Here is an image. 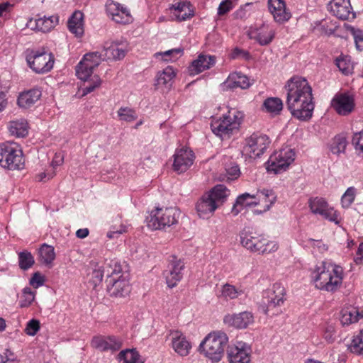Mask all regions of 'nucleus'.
<instances>
[{
	"mask_svg": "<svg viewBox=\"0 0 363 363\" xmlns=\"http://www.w3.org/2000/svg\"><path fill=\"white\" fill-rule=\"evenodd\" d=\"M127 231L126 226L121 225L118 228L113 227L107 233V237L110 239H113L118 237V235L123 234Z\"/></svg>",
	"mask_w": 363,
	"mask_h": 363,
	"instance_id": "e2e57ef3",
	"label": "nucleus"
},
{
	"mask_svg": "<svg viewBox=\"0 0 363 363\" xmlns=\"http://www.w3.org/2000/svg\"><path fill=\"white\" fill-rule=\"evenodd\" d=\"M216 205L219 207L227 199L230 194V191L223 184L216 185L208 194H207Z\"/></svg>",
	"mask_w": 363,
	"mask_h": 363,
	"instance_id": "58836bf2",
	"label": "nucleus"
},
{
	"mask_svg": "<svg viewBox=\"0 0 363 363\" xmlns=\"http://www.w3.org/2000/svg\"><path fill=\"white\" fill-rule=\"evenodd\" d=\"M328 7L330 11L339 19L348 20L354 17L350 0H331Z\"/></svg>",
	"mask_w": 363,
	"mask_h": 363,
	"instance_id": "b1692460",
	"label": "nucleus"
},
{
	"mask_svg": "<svg viewBox=\"0 0 363 363\" xmlns=\"http://www.w3.org/2000/svg\"><path fill=\"white\" fill-rule=\"evenodd\" d=\"M91 346L101 352L117 351L123 345V341L121 338L116 336H95L91 342Z\"/></svg>",
	"mask_w": 363,
	"mask_h": 363,
	"instance_id": "a211bd4d",
	"label": "nucleus"
},
{
	"mask_svg": "<svg viewBox=\"0 0 363 363\" xmlns=\"http://www.w3.org/2000/svg\"><path fill=\"white\" fill-rule=\"evenodd\" d=\"M285 88L286 105L291 115L303 121L311 119L315 105L312 88L308 81L301 77H294L287 82Z\"/></svg>",
	"mask_w": 363,
	"mask_h": 363,
	"instance_id": "f257e3e1",
	"label": "nucleus"
},
{
	"mask_svg": "<svg viewBox=\"0 0 363 363\" xmlns=\"http://www.w3.org/2000/svg\"><path fill=\"white\" fill-rule=\"evenodd\" d=\"M243 113L236 109H230L222 117L213 118L211 123L213 133L222 140L228 139L234 130L238 129Z\"/></svg>",
	"mask_w": 363,
	"mask_h": 363,
	"instance_id": "423d86ee",
	"label": "nucleus"
},
{
	"mask_svg": "<svg viewBox=\"0 0 363 363\" xmlns=\"http://www.w3.org/2000/svg\"><path fill=\"white\" fill-rule=\"evenodd\" d=\"M240 242L251 252L259 255L270 254L279 249L277 242L269 240L264 235L253 232H242L240 234Z\"/></svg>",
	"mask_w": 363,
	"mask_h": 363,
	"instance_id": "0eeeda50",
	"label": "nucleus"
},
{
	"mask_svg": "<svg viewBox=\"0 0 363 363\" xmlns=\"http://www.w3.org/2000/svg\"><path fill=\"white\" fill-rule=\"evenodd\" d=\"M0 166L10 170L24 167L23 152L18 144L13 142L0 144Z\"/></svg>",
	"mask_w": 363,
	"mask_h": 363,
	"instance_id": "6e6552de",
	"label": "nucleus"
},
{
	"mask_svg": "<svg viewBox=\"0 0 363 363\" xmlns=\"http://www.w3.org/2000/svg\"><path fill=\"white\" fill-rule=\"evenodd\" d=\"M184 264L175 257L170 261L167 269L163 272L166 283L169 288L175 287L183 277Z\"/></svg>",
	"mask_w": 363,
	"mask_h": 363,
	"instance_id": "dca6fc26",
	"label": "nucleus"
},
{
	"mask_svg": "<svg viewBox=\"0 0 363 363\" xmlns=\"http://www.w3.org/2000/svg\"><path fill=\"white\" fill-rule=\"evenodd\" d=\"M172 169L177 174L186 172L194 164L195 155L187 147L177 148L172 155Z\"/></svg>",
	"mask_w": 363,
	"mask_h": 363,
	"instance_id": "ddd939ff",
	"label": "nucleus"
},
{
	"mask_svg": "<svg viewBox=\"0 0 363 363\" xmlns=\"http://www.w3.org/2000/svg\"><path fill=\"white\" fill-rule=\"evenodd\" d=\"M243 294L244 290L242 287H237L230 284H225L220 287L219 297L228 301L238 298Z\"/></svg>",
	"mask_w": 363,
	"mask_h": 363,
	"instance_id": "4c0bfd02",
	"label": "nucleus"
},
{
	"mask_svg": "<svg viewBox=\"0 0 363 363\" xmlns=\"http://www.w3.org/2000/svg\"><path fill=\"white\" fill-rule=\"evenodd\" d=\"M343 278L342 267L325 261L316 265L311 274V282L315 288L330 293H334L340 288Z\"/></svg>",
	"mask_w": 363,
	"mask_h": 363,
	"instance_id": "f03ea898",
	"label": "nucleus"
},
{
	"mask_svg": "<svg viewBox=\"0 0 363 363\" xmlns=\"http://www.w3.org/2000/svg\"><path fill=\"white\" fill-rule=\"evenodd\" d=\"M240 168L236 164H233L226 169V177L228 180H234L240 176Z\"/></svg>",
	"mask_w": 363,
	"mask_h": 363,
	"instance_id": "052dcab7",
	"label": "nucleus"
},
{
	"mask_svg": "<svg viewBox=\"0 0 363 363\" xmlns=\"http://www.w3.org/2000/svg\"><path fill=\"white\" fill-rule=\"evenodd\" d=\"M30 284L35 288H38L43 285L44 278L40 275V273L36 272L33 274V277L30 281Z\"/></svg>",
	"mask_w": 363,
	"mask_h": 363,
	"instance_id": "0e129e2a",
	"label": "nucleus"
},
{
	"mask_svg": "<svg viewBox=\"0 0 363 363\" xmlns=\"http://www.w3.org/2000/svg\"><path fill=\"white\" fill-rule=\"evenodd\" d=\"M127 52V43L125 41H116L106 43L104 46L103 54H98L107 60H121L123 59Z\"/></svg>",
	"mask_w": 363,
	"mask_h": 363,
	"instance_id": "4be33fe9",
	"label": "nucleus"
},
{
	"mask_svg": "<svg viewBox=\"0 0 363 363\" xmlns=\"http://www.w3.org/2000/svg\"><path fill=\"white\" fill-rule=\"evenodd\" d=\"M255 206H257L255 195L244 193L237 197L231 212L234 216H237L244 208Z\"/></svg>",
	"mask_w": 363,
	"mask_h": 363,
	"instance_id": "72a5a7b5",
	"label": "nucleus"
},
{
	"mask_svg": "<svg viewBox=\"0 0 363 363\" xmlns=\"http://www.w3.org/2000/svg\"><path fill=\"white\" fill-rule=\"evenodd\" d=\"M107 276L111 278H115L114 275H118L122 272V267L117 261L111 260L107 266Z\"/></svg>",
	"mask_w": 363,
	"mask_h": 363,
	"instance_id": "4d7b16f0",
	"label": "nucleus"
},
{
	"mask_svg": "<svg viewBox=\"0 0 363 363\" xmlns=\"http://www.w3.org/2000/svg\"><path fill=\"white\" fill-rule=\"evenodd\" d=\"M101 62L98 52L86 54L76 67L77 77L84 82L79 89L82 96L93 92L101 84V79L97 74L93 75V71Z\"/></svg>",
	"mask_w": 363,
	"mask_h": 363,
	"instance_id": "7ed1b4c3",
	"label": "nucleus"
},
{
	"mask_svg": "<svg viewBox=\"0 0 363 363\" xmlns=\"http://www.w3.org/2000/svg\"><path fill=\"white\" fill-rule=\"evenodd\" d=\"M117 359L121 363H143L138 351L135 349H126L121 351Z\"/></svg>",
	"mask_w": 363,
	"mask_h": 363,
	"instance_id": "79ce46f5",
	"label": "nucleus"
},
{
	"mask_svg": "<svg viewBox=\"0 0 363 363\" xmlns=\"http://www.w3.org/2000/svg\"><path fill=\"white\" fill-rule=\"evenodd\" d=\"M348 142L346 137L342 134H339L333 138L328 143V148L333 155L340 156L345 153Z\"/></svg>",
	"mask_w": 363,
	"mask_h": 363,
	"instance_id": "c9c22d12",
	"label": "nucleus"
},
{
	"mask_svg": "<svg viewBox=\"0 0 363 363\" xmlns=\"http://www.w3.org/2000/svg\"><path fill=\"white\" fill-rule=\"evenodd\" d=\"M335 330L331 324H328L323 330V338L328 342H332L335 340Z\"/></svg>",
	"mask_w": 363,
	"mask_h": 363,
	"instance_id": "bf43d9fd",
	"label": "nucleus"
},
{
	"mask_svg": "<svg viewBox=\"0 0 363 363\" xmlns=\"http://www.w3.org/2000/svg\"><path fill=\"white\" fill-rule=\"evenodd\" d=\"M253 314L250 311H243L225 316L223 321L228 326L237 329H245L254 323Z\"/></svg>",
	"mask_w": 363,
	"mask_h": 363,
	"instance_id": "5701e85b",
	"label": "nucleus"
},
{
	"mask_svg": "<svg viewBox=\"0 0 363 363\" xmlns=\"http://www.w3.org/2000/svg\"><path fill=\"white\" fill-rule=\"evenodd\" d=\"M28 128V123L24 119L11 121L9 125L11 134L18 138H23L27 135Z\"/></svg>",
	"mask_w": 363,
	"mask_h": 363,
	"instance_id": "a19ab883",
	"label": "nucleus"
},
{
	"mask_svg": "<svg viewBox=\"0 0 363 363\" xmlns=\"http://www.w3.org/2000/svg\"><path fill=\"white\" fill-rule=\"evenodd\" d=\"M349 349L352 353L363 355V329L353 337Z\"/></svg>",
	"mask_w": 363,
	"mask_h": 363,
	"instance_id": "49530a36",
	"label": "nucleus"
},
{
	"mask_svg": "<svg viewBox=\"0 0 363 363\" xmlns=\"http://www.w3.org/2000/svg\"><path fill=\"white\" fill-rule=\"evenodd\" d=\"M217 208L218 207L216 205L215 201L208 194L203 195L196 206L198 215L201 218H209Z\"/></svg>",
	"mask_w": 363,
	"mask_h": 363,
	"instance_id": "c756f323",
	"label": "nucleus"
},
{
	"mask_svg": "<svg viewBox=\"0 0 363 363\" xmlns=\"http://www.w3.org/2000/svg\"><path fill=\"white\" fill-rule=\"evenodd\" d=\"M295 160L294 151L289 147H284L274 152L266 163L268 172L279 174L286 171Z\"/></svg>",
	"mask_w": 363,
	"mask_h": 363,
	"instance_id": "9b49d317",
	"label": "nucleus"
},
{
	"mask_svg": "<svg viewBox=\"0 0 363 363\" xmlns=\"http://www.w3.org/2000/svg\"><path fill=\"white\" fill-rule=\"evenodd\" d=\"M107 290L112 297H125L130 292V285L128 280L121 275L117 279L110 278Z\"/></svg>",
	"mask_w": 363,
	"mask_h": 363,
	"instance_id": "412c9836",
	"label": "nucleus"
},
{
	"mask_svg": "<svg viewBox=\"0 0 363 363\" xmlns=\"http://www.w3.org/2000/svg\"><path fill=\"white\" fill-rule=\"evenodd\" d=\"M18 263L21 269L27 270L35 263L33 256L28 251H23L18 253Z\"/></svg>",
	"mask_w": 363,
	"mask_h": 363,
	"instance_id": "a18cd8bd",
	"label": "nucleus"
},
{
	"mask_svg": "<svg viewBox=\"0 0 363 363\" xmlns=\"http://www.w3.org/2000/svg\"><path fill=\"white\" fill-rule=\"evenodd\" d=\"M307 246L313 249V253L323 254L328 250L327 244L324 243L320 240H314L310 238L306 241Z\"/></svg>",
	"mask_w": 363,
	"mask_h": 363,
	"instance_id": "09e8293b",
	"label": "nucleus"
},
{
	"mask_svg": "<svg viewBox=\"0 0 363 363\" xmlns=\"http://www.w3.org/2000/svg\"><path fill=\"white\" fill-rule=\"evenodd\" d=\"M26 27L33 30L39 31V26H38V18H30L28 22L26 23Z\"/></svg>",
	"mask_w": 363,
	"mask_h": 363,
	"instance_id": "338daca9",
	"label": "nucleus"
},
{
	"mask_svg": "<svg viewBox=\"0 0 363 363\" xmlns=\"http://www.w3.org/2000/svg\"><path fill=\"white\" fill-rule=\"evenodd\" d=\"M41 94V91L38 89H33L23 92L18 98V104L21 108H30L39 100Z\"/></svg>",
	"mask_w": 363,
	"mask_h": 363,
	"instance_id": "f704fd0d",
	"label": "nucleus"
},
{
	"mask_svg": "<svg viewBox=\"0 0 363 363\" xmlns=\"http://www.w3.org/2000/svg\"><path fill=\"white\" fill-rule=\"evenodd\" d=\"M106 11L108 16L117 23L127 24L132 22L129 10L113 0H107Z\"/></svg>",
	"mask_w": 363,
	"mask_h": 363,
	"instance_id": "2eb2a0df",
	"label": "nucleus"
},
{
	"mask_svg": "<svg viewBox=\"0 0 363 363\" xmlns=\"http://www.w3.org/2000/svg\"><path fill=\"white\" fill-rule=\"evenodd\" d=\"M284 288L280 284H274L263 294L261 304L263 313L268 315L278 314L281 311L279 307L284 302Z\"/></svg>",
	"mask_w": 363,
	"mask_h": 363,
	"instance_id": "1a4fd4ad",
	"label": "nucleus"
},
{
	"mask_svg": "<svg viewBox=\"0 0 363 363\" xmlns=\"http://www.w3.org/2000/svg\"><path fill=\"white\" fill-rule=\"evenodd\" d=\"M255 195L257 206L260 205L263 206L262 211H255V213L256 214H260L262 212L269 211L277 200V196L272 189H263L262 190H258Z\"/></svg>",
	"mask_w": 363,
	"mask_h": 363,
	"instance_id": "bb28decb",
	"label": "nucleus"
},
{
	"mask_svg": "<svg viewBox=\"0 0 363 363\" xmlns=\"http://www.w3.org/2000/svg\"><path fill=\"white\" fill-rule=\"evenodd\" d=\"M26 62L28 67L37 74L49 72L53 67L55 57L45 48L28 51L26 55Z\"/></svg>",
	"mask_w": 363,
	"mask_h": 363,
	"instance_id": "9d476101",
	"label": "nucleus"
},
{
	"mask_svg": "<svg viewBox=\"0 0 363 363\" xmlns=\"http://www.w3.org/2000/svg\"><path fill=\"white\" fill-rule=\"evenodd\" d=\"M354 262L356 264H362L363 263V242H361L358 247Z\"/></svg>",
	"mask_w": 363,
	"mask_h": 363,
	"instance_id": "69168bd1",
	"label": "nucleus"
},
{
	"mask_svg": "<svg viewBox=\"0 0 363 363\" xmlns=\"http://www.w3.org/2000/svg\"><path fill=\"white\" fill-rule=\"evenodd\" d=\"M40 321L36 319L29 320L24 330L25 333L29 336H34L40 330Z\"/></svg>",
	"mask_w": 363,
	"mask_h": 363,
	"instance_id": "6e6d98bb",
	"label": "nucleus"
},
{
	"mask_svg": "<svg viewBox=\"0 0 363 363\" xmlns=\"http://www.w3.org/2000/svg\"><path fill=\"white\" fill-rule=\"evenodd\" d=\"M169 11L172 20L177 21H186L194 16V11L188 1L177 2L169 8Z\"/></svg>",
	"mask_w": 363,
	"mask_h": 363,
	"instance_id": "a878e982",
	"label": "nucleus"
},
{
	"mask_svg": "<svg viewBox=\"0 0 363 363\" xmlns=\"http://www.w3.org/2000/svg\"><path fill=\"white\" fill-rule=\"evenodd\" d=\"M118 116L121 121L132 122L138 118L134 110L128 107H121L118 111Z\"/></svg>",
	"mask_w": 363,
	"mask_h": 363,
	"instance_id": "8fccbe9b",
	"label": "nucleus"
},
{
	"mask_svg": "<svg viewBox=\"0 0 363 363\" xmlns=\"http://www.w3.org/2000/svg\"><path fill=\"white\" fill-rule=\"evenodd\" d=\"M271 140L263 133H254L245 139L242 153L245 157L256 159L262 155L268 148Z\"/></svg>",
	"mask_w": 363,
	"mask_h": 363,
	"instance_id": "f8f14e48",
	"label": "nucleus"
},
{
	"mask_svg": "<svg viewBox=\"0 0 363 363\" xmlns=\"http://www.w3.org/2000/svg\"><path fill=\"white\" fill-rule=\"evenodd\" d=\"M179 210L175 207H156L146 218L147 227L152 230H165L178 223Z\"/></svg>",
	"mask_w": 363,
	"mask_h": 363,
	"instance_id": "20e7f679",
	"label": "nucleus"
},
{
	"mask_svg": "<svg viewBox=\"0 0 363 363\" xmlns=\"http://www.w3.org/2000/svg\"><path fill=\"white\" fill-rule=\"evenodd\" d=\"M35 294L28 287L23 289L22 296L20 301L21 307H28L34 301Z\"/></svg>",
	"mask_w": 363,
	"mask_h": 363,
	"instance_id": "5fc2aeb1",
	"label": "nucleus"
},
{
	"mask_svg": "<svg viewBox=\"0 0 363 363\" xmlns=\"http://www.w3.org/2000/svg\"><path fill=\"white\" fill-rule=\"evenodd\" d=\"M249 35L251 39L257 40L259 45H267L272 41L275 32L269 26L263 25L258 28L250 30Z\"/></svg>",
	"mask_w": 363,
	"mask_h": 363,
	"instance_id": "cd10ccee",
	"label": "nucleus"
},
{
	"mask_svg": "<svg viewBox=\"0 0 363 363\" xmlns=\"http://www.w3.org/2000/svg\"><path fill=\"white\" fill-rule=\"evenodd\" d=\"M309 207L313 213L320 215L330 222L338 224L340 218L337 212L329 206L327 201L323 198L315 197L309 200Z\"/></svg>",
	"mask_w": 363,
	"mask_h": 363,
	"instance_id": "4468645a",
	"label": "nucleus"
},
{
	"mask_svg": "<svg viewBox=\"0 0 363 363\" xmlns=\"http://www.w3.org/2000/svg\"><path fill=\"white\" fill-rule=\"evenodd\" d=\"M362 318L363 312L360 313L357 308L352 306H345L340 311V320L343 326L356 323Z\"/></svg>",
	"mask_w": 363,
	"mask_h": 363,
	"instance_id": "2f4dec72",
	"label": "nucleus"
},
{
	"mask_svg": "<svg viewBox=\"0 0 363 363\" xmlns=\"http://www.w3.org/2000/svg\"><path fill=\"white\" fill-rule=\"evenodd\" d=\"M227 357L229 363H250V348L244 342H237L228 347Z\"/></svg>",
	"mask_w": 363,
	"mask_h": 363,
	"instance_id": "f3484780",
	"label": "nucleus"
},
{
	"mask_svg": "<svg viewBox=\"0 0 363 363\" xmlns=\"http://www.w3.org/2000/svg\"><path fill=\"white\" fill-rule=\"evenodd\" d=\"M63 163V156L59 153L55 154L52 161V166L55 168L56 167H58L61 165Z\"/></svg>",
	"mask_w": 363,
	"mask_h": 363,
	"instance_id": "774afa93",
	"label": "nucleus"
},
{
	"mask_svg": "<svg viewBox=\"0 0 363 363\" xmlns=\"http://www.w3.org/2000/svg\"><path fill=\"white\" fill-rule=\"evenodd\" d=\"M351 143L355 152L363 157V130L353 134Z\"/></svg>",
	"mask_w": 363,
	"mask_h": 363,
	"instance_id": "de8ad7c7",
	"label": "nucleus"
},
{
	"mask_svg": "<svg viewBox=\"0 0 363 363\" xmlns=\"http://www.w3.org/2000/svg\"><path fill=\"white\" fill-rule=\"evenodd\" d=\"M267 5L269 11L276 22L284 23L291 18V13L286 7L284 0H268Z\"/></svg>",
	"mask_w": 363,
	"mask_h": 363,
	"instance_id": "6ab92c4d",
	"label": "nucleus"
},
{
	"mask_svg": "<svg viewBox=\"0 0 363 363\" xmlns=\"http://www.w3.org/2000/svg\"><path fill=\"white\" fill-rule=\"evenodd\" d=\"M176 77V72L171 66H167L162 71H159L155 77V86L156 89L170 88Z\"/></svg>",
	"mask_w": 363,
	"mask_h": 363,
	"instance_id": "7c9ffc66",
	"label": "nucleus"
},
{
	"mask_svg": "<svg viewBox=\"0 0 363 363\" xmlns=\"http://www.w3.org/2000/svg\"><path fill=\"white\" fill-rule=\"evenodd\" d=\"M233 5L231 0H224L218 6V14L220 16L224 15L233 9Z\"/></svg>",
	"mask_w": 363,
	"mask_h": 363,
	"instance_id": "680f3d73",
	"label": "nucleus"
},
{
	"mask_svg": "<svg viewBox=\"0 0 363 363\" xmlns=\"http://www.w3.org/2000/svg\"><path fill=\"white\" fill-rule=\"evenodd\" d=\"M228 343L227 334L222 330L210 333L199 345V349L205 356L213 362H219L223 356L225 349Z\"/></svg>",
	"mask_w": 363,
	"mask_h": 363,
	"instance_id": "39448f33",
	"label": "nucleus"
},
{
	"mask_svg": "<svg viewBox=\"0 0 363 363\" xmlns=\"http://www.w3.org/2000/svg\"><path fill=\"white\" fill-rule=\"evenodd\" d=\"M215 63L216 58L214 56L201 54L196 60L192 62L189 67V71L191 74H197L210 69Z\"/></svg>",
	"mask_w": 363,
	"mask_h": 363,
	"instance_id": "c85d7f7f",
	"label": "nucleus"
},
{
	"mask_svg": "<svg viewBox=\"0 0 363 363\" xmlns=\"http://www.w3.org/2000/svg\"><path fill=\"white\" fill-rule=\"evenodd\" d=\"M39 255L43 263L45 264H51L55 258L54 247L43 244L39 250Z\"/></svg>",
	"mask_w": 363,
	"mask_h": 363,
	"instance_id": "c03bdc74",
	"label": "nucleus"
},
{
	"mask_svg": "<svg viewBox=\"0 0 363 363\" xmlns=\"http://www.w3.org/2000/svg\"><path fill=\"white\" fill-rule=\"evenodd\" d=\"M67 26L69 30L77 38H81L84 32V14L79 11L73 13L68 20Z\"/></svg>",
	"mask_w": 363,
	"mask_h": 363,
	"instance_id": "473e14b6",
	"label": "nucleus"
},
{
	"mask_svg": "<svg viewBox=\"0 0 363 363\" xmlns=\"http://www.w3.org/2000/svg\"><path fill=\"white\" fill-rule=\"evenodd\" d=\"M356 189L354 187H349L341 198L342 206L345 208H349L355 199Z\"/></svg>",
	"mask_w": 363,
	"mask_h": 363,
	"instance_id": "3c124183",
	"label": "nucleus"
},
{
	"mask_svg": "<svg viewBox=\"0 0 363 363\" xmlns=\"http://www.w3.org/2000/svg\"><path fill=\"white\" fill-rule=\"evenodd\" d=\"M331 104L338 114L347 116L354 110V99L348 94H337L333 99Z\"/></svg>",
	"mask_w": 363,
	"mask_h": 363,
	"instance_id": "aec40b11",
	"label": "nucleus"
},
{
	"mask_svg": "<svg viewBox=\"0 0 363 363\" xmlns=\"http://www.w3.org/2000/svg\"><path fill=\"white\" fill-rule=\"evenodd\" d=\"M282 108L283 102L277 97L267 98L263 103L264 111L273 116L280 114Z\"/></svg>",
	"mask_w": 363,
	"mask_h": 363,
	"instance_id": "ea45409f",
	"label": "nucleus"
},
{
	"mask_svg": "<svg viewBox=\"0 0 363 363\" xmlns=\"http://www.w3.org/2000/svg\"><path fill=\"white\" fill-rule=\"evenodd\" d=\"M182 53V49L174 48L162 52H157L156 53V56H161L162 59L164 61H172L176 60L178 56H181Z\"/></svg>",
	"mask_w": 363,
	"mask_h": 363,
	"instance_id": "603ef678",
	"label": "nucleus"
},
{
	"mask_svg": "<svg viewBox=\"0 0 363 363\" xmlns=\"http://www.w3.org/2000/svg\"><path fill=\"white\" fill-rule=\"evenodd\" d=\"M59 23V16L52 15L38 18L39 31L47 33L53 29Z\"/></svg>",
	"mask_w": 363,
	"mask_h": 363,
	"instance_id": "37998d69",
	"label": "nucleus"
},
{
	"mask_svg": "<svg viewBox=\"0 0 363 363\" xmlns=\"http://www.w3.org/2000/svg\"><path fill=\"white\" fill-rule=\"evenodd\" d=\"M351 33L354 37L357 49L362 50L363 49V31L352 28Z\"/></svg>",
	"mask_w": 363,
	"mask_h": 363,
	"instance_id": "13d9d810",
	"label": "nucleus"
},
{
	"mask_svg": "<svg viewBox=\"0 0 363 363\" xmlns=\"http://www.w3.org/2000/svg\"><path fill=\"white\" fill-rule=\"evenodd\" d=\"M169 336L171 345L174 352L180 356H187L191 349V345L186 336L178 330L172 331Z\"/></svg>",
	"mask_w": 363,
	"mask_h": 363,
	"instance_id": "393cba45",
	"label": "nucleus"
},
{
	"mask_svg": "<svg viewBox=\"0 0 363 363\" xmlns=\"http://www.w3.org/2000/svg\"><path fill=\"white\" fill-rule=\"evenodd\" d=\"M225 84L230 89L241 88L244 89L248 88L250 83L246 75L240 72H233L228 76Z\"/></svg>",
	"mask_w": 363,
	"mask_h": 363,
	"instance_id": "e433bc0d",
	"label": "nucleus"
},
{
	"mask_svg": "<svg viewBox=\"0 0 363 363\" xmlns=\"http://www.w3.org/2000/svg\"><path fill=\"white\" fill-rule=\"evenodd\" d=\"M336 65L344 74H348L352 70V65L347 57H340L336 60Z\"/></svg>",
	"mask_w": 363,
	"mask_h": 363,
	"instance_id": "864d4df0",
	"label": "nucleus"
}]
</instances>
